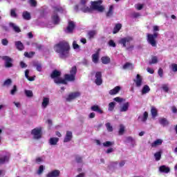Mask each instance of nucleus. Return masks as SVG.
Instances as JSON below:
<instances>
[{"label":"nucleus","mask_w":177,"mask_h":177,"mask_svg":"<svg viewBox=\"0 0 177 177\" xmlns=\"http://www.w3.org/2000/svg\"><path fill=\"white\" fill-rule=\"evenodd\" d=\"M86 3H88V0H81L80 4L75 6V10L78 12V10L80 9V10L84 13H89L92 12V10H97V12H103V10H104V7L100 5V3H102L100 1L92 2V8L86 6Z\"/></svg>","instance_id":"obj_1"},{"label":"nucleus","mask_w":177,"mask_h":177,"mask_svg":"<svg viewBox=\"0 0 177 177\" xmlns=\"http://www.w3.org/2000/svg\"><path fill=\"white\" fill-rule=\"evenodd\" d=\"M70 75H65V79L60 77V71H54L51 73V78H53L55 84H67L66 81H74L75 80V74H77V67L73 66L70 71Z\"/></svg>","instance_id":"obj_2"},{"label":"nucleus","mask_w":177,"mask_h":177,"mask_svg":"<svg viewBox=\"0 0 177 177\" xmlns=\"http://www.w3.org/2000/svg\"><path fill=\"white\" fill-rule=\"evenodd\" d=\"M55 52L59 53V57L62 59H64V57H68L70 46H68V43L66 41H61L58 44L55 46Z\"/></svg>","instance_id":"obj_3"},{"label":"nucleus","mask_w":177,"mask_h":177,"mask_svg":"<svg viewBox=\"0 0 177 177\" xmlns=\"http://www.w3.org/2000/svg\"><path fill=\"white\" fill-rule=\"evenodd\" d=\"M57 12L59 13H64V9L62 7H55L54 8V12L51 17L52 21L54 24H59L60 23V18H59V15H57Z\"/></svg>","instance_id":"obj_4"},{"label":"nucleus","mask_w":177,"mask_h":177,"mask_svg":"<svg viewBox=\"0 0 177 177\" xmlns=\"http://www.w3.org/2000/svg\"><path fill=\"white\" fill-rule=\"evenodd\" d=\"M158 37V32H154L153 34L147 33V41L149 45L152 46L153 48L157 47V38Z\"/></svg>","instance_id":"obj_5"},{"label":"nucleus","mask_w":177,"mask_h":177,"mask_svg":"<svg viewBox=\"0 0 177 177\" xmlns=\"http://www.w3.org/2000/svg\"><path fill=\"white\" fill-rule=\"evenodd\" d=\"M42 129L41 127H37L32 130V135L34 139H41V136H42Z\"/></svg>","instance_id":"obj_6"},{"label":"nucleus","mask_w":177,"mask_h":177,"mask_svg":"<svg viewBox=\"0 0 177 177\" xmlns=\"http://www.w3.org/2000/svg\"><path fill=\"white\" fill-rule=\"evenodd\" d=\"M132 41H133V38H132V37H126L121 39L119 41V43L122 45L123 48H127V45H129Z\"/></svg>","instance_id":"obj_7"},{"label":"nucleus","mask_w":177,"mask_h":177,"mask_svg":"<svg viewBox=\"0 0 177 177\" xmlns=\"http://www.w3.org/2000/svg\"><path fill=\"white\" fill-rule=\"evenodd\" d=\"M74 28H75V22L70 21L68 22V26L65 29V32L66 34H71L74 31Z\"/></svg>","instance_id":"obj_8"},{"label":"nucleus","mask_w":177,"mask_h":177,"mask_svg":"<svg viewBox=\"0 0 177 177\" xmlns=\"http://www.w3.org/2000/svg\"><path fill=\"white\" fill-rule=\"evenodd\" d=\"M1 59L4 60L5 66L7 68H10V67H13V64H12L13 59H12V58L8 56H3L1 57Z\"/></svg>","instance_id":"obj_9"},{"label":"nucleus","mask_w":177,"mask_h":177,"mask_svg":"<svg viewBox=\"0 0 177 177\" xmlns=\"http://www.w3.org/2000/svg\"><path fill=\"white\" fill-rule=\"evenodd\" d=\"M9 158H10V153L8 152H3L1 157L0 158V164H5V162H8V161H9Z\"/></svg>","instance_id":"obj_10"},{"label":"nucleus","mask_w":177,"mask_h":177,"mask_svg":"<svg viewBox=\"0 0 177 177\" xmlns=\"http://www.w3.org/2000/svg\"><path fill=\"white\" fill-rule=\"evenodd\" d=\"M133 81L137 88H140V86L143 85V78H142V76H140L139 74L137 75L136 79H134Z\"/></svg>","instance_id":"obj_11"},{"label":"nucleus","mask_w":177,"mask_h":177,"mask_svg":"<svg viewBox=\"0 0 177 177\" xmlns=\"http://www.w3.org/2000/svg\"><path fill=\"white\" fill-rule=\"evenodd\" d=\"M80 95H81V93L80 92L71 93L67 97L66 100L67 102H71V100H74V99H77V97H79V96Z\"/></svg>","instance_id":"obj_12"},{"label":"nucleus","mask_w":177,"mask_h":177,"mask_svg":"<svg viewBox=\"0 0 177 177\" xmlns=\"http://www.w3.org/2000/svg\"><path fill=\"white\" fill-rule=\"evenodd\" d=\"M103 80H102V72H97L95 73V83L96 85H102Z\"/></svg>","instance_id":"obj_13"},{"label":"nucleus","mask_w":177,"mask_h":177,"mask_svg":"<svg viewBox=\"0 0 177 177\" xmlns=\"http://www.w3.org/2000/svg\"><path fill=\"white\" fill-rule=\"evenodd\" d=\"M72 139H73V132L71 131H67L66 136L64 138V142L68 143V142H71Z\"/></svg>","instance_id":"obj_14"},{"label":"nucleus","mask_w":177,"mask_h":177,"mask_svg":"<svg viewBox=\"0 0 177 177\" xmlns=\"http://www.w3.org/2000/svg\"><path fill=\"white\" fill-rule=\"evenodd\" d=\"M59 176H60V170H57V169L53 170L48 172L46 176V177H59Z\"/></svg>","instance_id":"obj_15"},{"label":"nucleus","mask_w":177,"mask_h":177,"mask_svg":"<svg viewBox=\"0 0 177 177\" xmlns=\"http://www.w3.org/2000/svg\"><path fill=\"white\" fill-rule=\"evenodd\" d=\"M50 102V100L48 97H44L43 100L41 102V108L45 109L46 107L49 106V103Z\"/></svg>","instance_id":"obj_16"},{"label":"nucleus","mask_w":177,"mask_h":177,"mask_svg":"<svg viewBox=\"0 0 177 177\" xmlns=\"http://www.w3.org/2000/svg\"><path fill=\"white\" fill-rule=\"evenodd\" d=\"M162 142H164L162 139H157L151 144V147L156 149V147L161 146V145H162Z\"/></svg>","instance_id":"obj_17"},{"label":"nucleus","mask_w":177,"mask_h":177,"mask_svg":"<svg viewBox=\"0 0 177 177\" xmlns=\"http://www.w3.org/2000/svg\"><path fill=\"white\" fill-rule=\"evenodd\" d=\"M9 26L15 32H21V30L20 28L16 25V24H14L13 22H10L9 24Z\"/></svg>","instance_id":"obj_18"},{"label":"nucleus","mask_w":177,"mask_h":177,"mask_svg":"<svg viewBox=\"0 0 177 177\" xmlns=\"http://www.w3.org/2000/svg\"><path fill=\"white\" fill-rule=\"evenodd\" d=\"M126 142L127 143H131L132 147H135V146H136V140L131 136L126 138Z\"/></svg>","instance_id":"obj_19"},{"label":"nucleus","mask_w":177,"mask_h":177,"mask_svg":"<svg viewBox=\"0 0 177 177\" xmlns=\"http://www.w3.org/2000/svg\"><path fill=\"white\" fill-rule=\"evenodd\" d=\"M169 171H171L169 167L165 165H162L159 167V172H162L163 174H168Z\"/></svg>","instance_id":"obj_20"},{"label":"nucleus","mask_w":177,"mask_h":177,"mask_svg":"<svg viewBox=\"0 0 177 177\" xmlns=\"http://www.w3.org/2000/svg\"><path fill=\"white\" fill-rule=\"evenodd\" d=\"M59 142V138H50L48 140V143L49 145H50V146H56V145H57V142Z\"/></svg>","instance_id":"obj_21"},{"label":"nucleus","mask_w":177,"mask_h":177,"mask_svg":"<svg viewBox=\"0 0 177 177\" xmlns=\"http://www.w3.org/2000/svg\"><path fill=\"white\" fill-rule=\"evenodd\" d=\"M128 109H129V102H125L120 106V111L121 113H124L125 111H128Z\"/></svg>","instance_id":"obj_22"},{"label":"nucleus","mask_w":177,"mask_h":177,"mask_svg":"<svg viewBox=\"0 0 177 177\" xmlns=\"http://www.w3.org/2000/svg\"><path fill=\"white\" fill-rule=\"evenodd\" d=\"M120 91H121V87H120L119 86H117L113 89H111V91H109V95H117V93H118Z\"/></svg>","instance_id":"obj_23"},{"label":"nucleus","mask_w":177,"mask_h":177,"mask_svg":"<svg viewBox=\"0 0 177 177\" xmlns=\"http://www.w3.org/2000/svg\"><path fill=\"white\" fill-rule=\"evenodd\" d=\"M159 124H160V125H162V127H167L169 124V122H168L167 118H159Z\"/></svg>","instance_id":"obj_24"},{"label":"nucleus","mask_w":177,"mask_h":177,"mask_svg":"<svg viewBox=\"0 0 177 177\" xmlns=\"http://www.w3.org/2000/svg\"><path fill=\"white\" fill-rule=\"evenodd\" d=\"M149 113H147V112H145L142 116L138 117V121H141L142 122H146V121H147Z\"/></svg>","instance_id":"obj_25"},{"label":"nucleus","mask_w":177,"mask_h":177,"mask_svg":"<svg viewBox=\"0 0 177 177\" xmlns=\"http://www.w3.org/2000/svg\"><path fill=\"white\" fill-rule=\"evenodd\" d=\"M15 46L18 50H23L24 49V45L20 41H17L15 42Z\"/></svg>","instance_id":"obj_26"},{"label":"nucleus","mask_w":177,"mask_h":177,"mask_svg":"<svg viewBox=\"0 0 177 177\" xmlns=\"http://www.w3.org/2000/svg\"><path fill=\"white\" fill-rule=\"evenodd\" d=\"M91 110L92 111H96L97 113H99V114H103V111L97 105H93L91 106Z\"/></svg>","instance_id":"obj_27"},{"label":"nucleus","mask_w":177,"mask_h":177,"mask_svg":"<svg viewBox=\"0 0 177 177\" xmlns=\"http://www.w3.org/2000/svg\"><path fill=\"white\" fill-rule=\"evenodd\" d=\"M22 17L24 20H31V14L28 11H24L22 14Z\"/></svg>","instance_id":"obj_28"},{"label":"nucleus","mask_w":177,"mask_h":177,"mask_svg":"<svg viewBox=\"0 0 177 177\" xmlns=\"http://www.w3.org/2000/svg\"><path fill=\"white\" fill-rule=\"evenodd\" d=\"M150 92V87L148 85H145L142 89V95H146Z\"/></svg>","instance_id":"obj_29"},{"label":"nucleus","mask_w":177,"mask_h":177,"mask_svg":"<svg viewBox=\"0 0 177 177\" xmlns=\"http://www.w3.org/2000/svg\"><path fill=\"white\" fill-rule=\"evenodd\" d=\"M133 64H131V63H129V62H127L124 66H123V68L124 70H133Z\"/></svg>","instance_id":"obj_30"},{"label":"nucleus","mask_w":177,"mask_h":177,"mask_svg":"<svg viewBox=\"0 0 177 177\" xmlns=\"http://www.w3.org/2000/svg\"><path fill=\"white\" fill-rule=\"evenodd\" d=\"M158 63V57L157 56H152L151 60H149V64H157Z\"/></svg>","instance_id":"obj_31"},{"label":"nucleus","mask_w":177,"mask_h":177,"mask_svg":"<svg viewBox=\"0 0 177 177\" xmlns=\"http://www.w3.org/2000/svg\"><path fill=\"white\" fill-rule=\"evenodd\" d=\"M121 27H122V25H121V24H117L114 28H113V34H117V32H118V31H120V30H121Z\"/></svg>","instance_id":"obj_32"},{"label":"nucleus","mask_w":177,"mask_h":177,"mask_svg":"<svg viewBox=\"0 0 177 177\" xmlns=\"http://www.w3.org/2000/svg\"><path fill=\"white\" fill-rule=\"evenodd\" d=\"M28 74H30V70L27 69L25 71V77H26V78H27V80H28V81H35V77H30Z\"/></svg>","instance_id":"obj_33"},{"label":"nucleus","mask_w":177,"mask_h":177,"mask_svg":"<svg viewBox=\"0 0 177 177\" xmlns=\"http://www.w3.org/2000/svg\"><path fill=\"white\" fill-rule=\"evenodd\" d=\"M101 62L103 64H109V63L111 62V59L109 57H102L101 58Z\"/></svg>","instance_id":"obj_34"},{"label":"nucleus","mask_w":177,"mask_h":177,"mask_svg":"<svg viewBox=\"0 0 177 177\" xmlns=\"http://www.w3.org/2000/svg\"><path fill=\"white\" fill-rule=\"evenodd\" d=\"M16 12H17V9L16 8H12L10 10V15L11 17H14L15 19L17 17V13Z\"/></svg>","instance_id":"obj_35"},{"label":"nucleus","mask_w":177,"mask_h":177,"mask_svg":"<svg viewBox=\"0 0 177 177\" xmlns=\"http://www.w3.org/2000/svg\"><path fill=\"white\" fill-rule=\"evenodd\" d=\"M92 60L93 63H97L99 62V53H96L92 55Z\"/></svg>","instance_id":"obj_36"},{"label":"nucleus","mask_w":177,"mask_h":177,"mask_svg":"<svg viewBox=\"0 0 177 177\" xmlns=\"http://www.w3.org/2000/svg\"><path fill=\"white\" fill-rule=\"evenodd\" d=\"M161 154H162L161 151H158L154 153V158L156 161H160L161 160Z\"/></svg>","instance_id":"obj_37"},{"label":"nucleus","mask_w":177,"mask_h":177,"mask_svg":"<svg viewBox=\"0 0 177 177\" xmlns=\"http://www.w3.org/2000/svg\"><path fill=\"white\" fill-rule=\"evenodd\" d=\"M75 162H77V164H81L82 165L84 160H82V157L80 156H76L75 158Z\"/></svg>","instance_id":"obj_38"},{"label":"nucleus","mask_w":177,"mask_h":177,"mask_svg":"<svg viewBox=\"0 0 177 177\" xmlns=\"http://www.w3.org/2000/svg\"><path fill=\"white\" fill-rule=\"evenodd\" d=\"M73 49L76 50V52H80L81 50V49L80 48V45L77 44V41H73Z\"/></svg>","instance_id":"obj_39"},{"label":"nucleus","mask_w":177,"mask_h":177,"mask_svg":"<svg viewBox=\"0 0 177 177\" xmlns=\"http://www.w3.org/2000/svg\"><path fill=\"white\" fill-rule=\"evenodd\" d=\"M97 32L95 30H91L88 32L89 39H92L96 35Z\"/></svg>","instance_id":"obj_40"},{"label":"nucleus","mask_w":177,"mask_h":177,"mask_svg":"<svg viewBox=\"0 0 177 177\" xmlns=\"http://www.w3.org/2000/svg\"><path fill=\"white\" fill-rule=\"evenodd\" d=\"M104 147H111V146H113L114 142L111 141H106L105 142H103Z\"/></svg>","instance_id":"obj_41"},{"label":"nucleus","mask_w":177,"mask_h":177,"mask_svg":"<svg viewBox=\"0 0 177 177\" xmlns=\"http://www.w3.org/2000/svg\"><path fill=\"white\" fill-rule=\"evenodd\" d=\"M151 113L152 118H156L158 114L157 109L152 107L151 109Z\"/></svg>","instance_id":"obj_42"},{"label":"nucleus","mask_w":177,"mask_h":177,"mask_svg":"<svg viewBox=\"0 0 177 177\" xmlns=\"http://www.w3.org/2000/svg\"><path fill=\"white\" fill-rule=\"evenodd\" d=\"M114 9V7L113 6H111L109 7V10L108 12L106 13L107 17H110L111 16H113V10Z\"/></svg>","instance_id":"obj_43"},{"label":"nucleus","mask_w":177,"mask_h":177,"mask_svg":"<svg viewBox=\"0 0 177 177\" xmlns=\"http://www.w3.org/2000/svg\"><path fill=\"white\" fill-rule=\"evenodd\" d=\"M124 132H125V127L123 124H120L119 129V135H124Z\"/></svg>","instance_id":"obj_44"},{"label":"nucleus","mask_w":177,"mask_h":177,"mask_svg":"<svg viewBox=\"0 0 177 177\" xmlns=\"http://www.w3.org/2000/svg\"><path fill=\"white\" fill-rule=\"evenodd\" d=\"M105 127L109 132H113V126L110 122H108L105 124Z\"/></svg>","instance_id":"obj_45"},{"label":"nucleus","mask_w":177,"mask_h":177,"mask_svg":"<svg viewBox=\"0 0 177 177\" xmlns=\"http://www.w3.org/2000/svg\"><path fill=\"white\" fill-rule=\"evenodd\" d=\"M34 66L36 67V70L37 71H42V65H41V64L37 63V64H34Z\"/></svg>","instance_id":"obj_46"},{"label":"nucleus","mask_w":177,"mask_h":177,"mask_svg":"<svg viewBox=\"0 0 177 177\" xmlns=\"http://www.w3.org/2000/svg\"><path fill=\"white\" fill-rule=\"evenodd\" d=\"M114 107H115V102H110L109 104V111H113V110H114Z\"/></svg>","instance_id":"obj_47"},{"label":"nucleus","mask_w":177,"mask_h":177,"mask_svg":"<svg viewBox=\"0 0 177 177\" xmlns=\"http://www.w3.org/2000/svg\"><path fill=\"white\" fill-rule=\"evenodd\" d=\"M25 94L26 95V96H28V97H32V96L34 95L32 91L30 90H25Z\"/></svg>","instance_id":"obj_48"},{"label":"nucleus","mask_w":177,"mask_h":177,"mask_svg":"<svg viewBox=\"0 0 177 177\" xmlns=\"http://www.w3.org/2000/svg\"><path fill=\"white\" fill-rule=\"evenodd\" d=\"M12 84V80L8 79L3 83V86H9Z\"/></svg>","instance_id":"obj_49"},{"label":"nucleus","mask_w":177,"mask_h":177,"mask_svg":"<svg viewBox=\"0 0 177 177\" xmlns=\"http://www.w3.org/2000/svg\"><path fill=\"white\" fill-rule=\"evenodd\" d=\"M44 169H45V167H44V165H40L37 171L38 175H41V174L44 172Z\"/></svg>","instance_id":"obj_50"},{"label":"nucleus","mask_w":177,"mask_h":177,"mask_svg":"<svg viewBox=\"0 0 177 177\" xmlns=\"http://www.w3.org/2000/svg\"><path fill=\"white\" fill-rule=\"evenodd\" d=\"M162 88L164 91V92L167 93L168 91H169V87L168 86V84H163L162 86Z\"/></svg>","instance_id":"obj_51"},{"label":"nucleus","mask_w":177,"mask_h":177,"mask_svg":"<svg viewBox=\"0 0 177 177\" xmlns=\"http://www.w3.org/2000/svg\"><path fill=\"white\" fill-rule=\"evenodd\" d=\"M171 68L174 73H176L177 71V64H172L171 65Z\"/></svg>","instance_id":"obj_52"},{"label":"nucleus","mask_w":177,"mask_h":177,"mask_svg":"<svg viewBox=\"0 0 177 177\" xmlns=\"http://www.w3.org/2000/svg\"><path fill=\"white\" fill-rule=\"evenodd\" d=\"M1 44L3 46H8V44H9V41L7 39H3L1 40Z\"/></svg>","instance_id":"obj_53"},{"label":"nucleus","mask_w":177,"mask_h":177,"mask_svg":"<svg viewBox=\"0 0 177 177\" xmlns=\"http://www.w3.org/2000/svg\"><path fill=\"white\" fill-rule=\"evenodd\" d=\"M115 102H117L118 103H122V102H124V99L120 97H116L113 99Z\"/></svg>","instance_id":"obj_54"},{"label":"nucleus","mask_w":177,"mask_h":177,"mask_svg":"<svg viewBox=\"0 0 177 177\" xmlns=\"http://www.w3.org/2000/svg\"><path fill=\"white\" fill-rule=\"evenodd\" d=\"M158 75L160 77V78H162L164 77V71H162V68H159L158 69Z\"/></svg>","instance_id":"obj_55"},{"label":"nucleus","mask_w":177,"mask_h":177,"mask_svg":"<svg viewBox=\"0 0 177 177\" xmlns=\"http://www.w3.org/2000/svg\"><path fill=\"white\" fill-rule=\"evenodd\" d=\"M34 52H30V53H24V56L26 57H31L32 56H34Z\"/></svg>","instance_id":"obj_56"},{"label":"nucleus","mask_w":177,"mask_h":177,"mask_svg":"<svg viewBox=\"0 0 177 177\" xmlns=\"http://www.w3.org/2000/svg\"><path fill=\"white\" fill-rule=\"evenodd\" d=\"M17 91V87L16 86V85H15L13 86V89L11 90V95H15V93H16V92Z\"/></svg>","instance_id":"obj_57"},{"label":"nucleus","mask_w":177,"mask_h":177,"mask_svg":"<svg viewBox=\"0 0 177 177\" xmlns=\"http://www.w3.org/2000/svg\"><path fill=\"white\" fill-rule=\"evenodd\" d=\"M30 3L31 6H37V1L35 0H30Z\"/></svg>","instance_id":"obj_58"},{"label":"nucleus","mask_w":177,"mask_h":177,"mask_svg":"<svg viewBox=\"0 0 177 177\" xmlns=\"http://www.w3.org/2000/svg\"><path fill=\"white\" fill-rule=\"evenodd\" d=\"M109 46H112L113 48H115V43L113 40H110L109 41Z\"/></svg>","instance_id":"obj_59"},{"label":"nucleus","mask_w":177,"mask_h":177,"mask_svg":"<svg viewBox=\"0 0 177 177\" xmlns=\"http://www.w3.org/2000/svg\"><path fill=\"white\" fill-rule=\"evenodd\" d=\"M136 8L138 10H142V9H143V5L142 4H137L136 6Z\"/></svg>","instance_id":"obj_60"},{"label":"nucleus","mask_w":177,"mask_h":177,"mask_svg":"<svg viewBox=\"0 0 177 177\" xmlns=\"http://www.w3.org/2000/svg\"><path fill=\"white\" fill-rule=\"evenodd\" d=\"M125 165V160H121L120 162H119V167L120 168H122V167H124Z\"/></svg>","instance_id":"obj_61"},{"label":"nucleus","mask_w":177,"mask_h":177,"mask_svg":"<svg viewBox=\"0 0 177 177\" xmlns=\"http://www.w3.org/2000/svg\"><path fill=\"white\" fill-rule=\"evenodd\" d=\"M113 151H114V149L113 148H109L106 151V154H110V153H113Z\"/></svg>","instance_id":"obj_62"},{"label":"nucleus","mask_w":177,"mask_h":177,"mask_svg":"<svg viewBox=\"0 0 177 177\" xmlns=\"http://www.w3.org/2000/svg\"><path fill=\"white\" fill-rule=\"evenodd\" d=\"M153 28V32H156V31H160V27H158V26H154Z\"/></svg>","instance_id":"obj_63"},{"label":"nucleus","mask_w":177,"mask_h":177,"mask_svg":"<svg viewBox=\"0 0 177 177\" xmlns=\"http://www.w3.org/2000/svg\"><path fill=\"white\" fill-rule=\"evenodd\" d=\"M20 66L21 67V68H26V67H27V64H26V63L21 62H20Z\"/></svg>","instance_id":"obj_64"}]
</instances>
